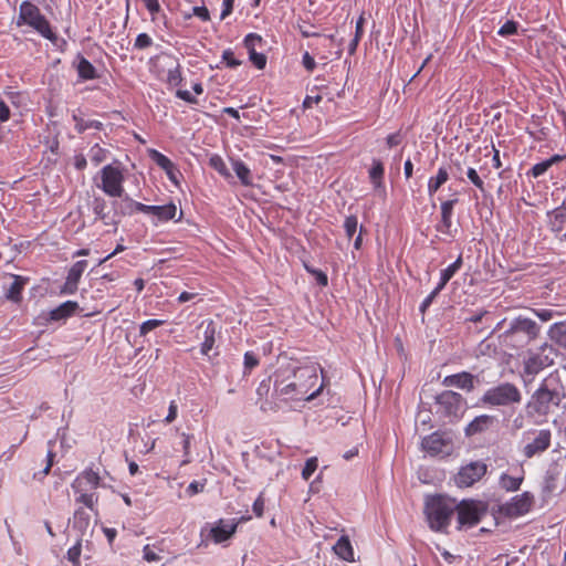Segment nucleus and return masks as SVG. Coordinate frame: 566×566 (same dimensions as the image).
Masks as SVG:
<instances>
[{
	"label": "nucleus",
	"instance_id": "18",
	"mask_svg": "<svg viewBox=\"0 0 566 566\" xmlns=\"http://www.w3.org/2000/svg\"><path fill=\"white\" fill-rule=\"evenodd\" d=\"M199 328H203V342L200 352L203 356H209V353L214 347L218 327L213 319L202 321Z\"/></svg>",
	"mask_w": 566,
	"mask_h": 566
},
{
	"label": "nucleus",
	"instance_id": "7",
	"mask_svg": "<svg viewBox=\"0 0 566 566\" xmlns=\"http://www.w3.org/2000/svg\"><path fill=\"white\" fill-rule=\"evenodd\" d=\"M551 429H530L523 433L521 453L525 459H532L546 452L552 446Z\"/></svg>",
	"mask_w": 566,
	"mask_h": 566
},
{
	"label": "nucleus",
	"instance_id": "30",
	"mask_svg": "<svg viewBox=\"0 0 566 566\" xmlns=\"http://www.w3.org/2000/svg\"><path fill=\"white\" fill-rule=\"evenodd\" d=\"M232 168L243 186H252L251 170L242 160H234Z\"/></svg>",
	"mask_w": 566,
	"mask_h": 566
},
{
	"label": "nucleus",
	"instance_id": "16",
	"mask_svg": "<svg viewBox=\"0 0 566 566\" xmlns=\"http://www.w3.org/2000/svg\"><path fill=\"white\" fill-rule=\"evenodd\" d=\"M101 478L97 472L86 469L72 482L73 491L96 490L99 486Z\"/></svg>",
	"mask_w": 566,
	"mask_h": 566
},
{
	"label": "nucleus",
	"instance_id": "1",
	"mask_svg": "<svg viewBox=\"0 0 566 566\" xmlns=\"http://www.w3.org/2000/svg\"><path fill=\"white\" fill-rule=\"evenodd\" d=\"M318 382L314 366L279 368L275 373L274 395L285 401H311L323 390L324 382L312 390Z\"/></svg>",
	"mask_w": 566,
	"mask_h": 566
},
{
	"label": "nucleus",
	"instance_id": "17",
	"mask_svg": "<svg viewBox=\"0 0 566 566\" xmlns=\"http://www.w3.org/2000/svg\"><path fill=\"white\" fill-rule=\"evenodd\" d=\"M437 402L444 408V412L449 416L457 415L460 411L463 398L460 394L447 390L440 394Z\"/></svg>",
	"mask_w": 566,
	"mask_h": 566
},
{
	"label": "nucleus",
	"instance_id": "49",
	"mask_svg": "<svg viewBox=\"0 0 566 566\" xmlns=\"http://www.w3.org/2000/svg\"><path fill=\"white\" fill-rule=\"evenodd\" d=\"M304 268L305 270L315 276L316 279V282L318 285L321 286H327L328 284V277H327V274L321 270H317V269H314V268H311L310 265L307 264H304Z\"/></svg>",
	"mask_w": 566,
	"mask_h": 566
},
{
	"label": "nucleus",
	"instance_id": "22",
	"mask_svg": "<svg viewBox=\"0 0 566 566\" xmlns=\"http://www.w3.org/2000/svg\"><path fill=\"white\" fill-rule=\"evenodd\" d=\"M77 308V302L66 301L50 312V319L55 322L66 319L74 315Z\"/></svg>",
	"mask_w": 566,
	"mask_h": 566
},
{
	"label": "nucleus",
	"instance_id": "23",
	"mask_svg": "<svg viewBox=\"0 0 566 566\" xmlns=\"http://www.w3.org/2000/svg\"><path fill=\"white\" fill-rule=\"evenodd\" d=\"M449 180V171L446 167H439L437 174L428 180V195L432 197Z\"/></svg>",
	"mask_w": 566,
	"mask_h": 566
},
{
	"label": "nucleus",
	"instance_id": "43",
	"mask_svg": "<svg viewBox=\"0 0 566 566\" xmlns=\"http://www.w3.org/2000/svg\"><path fill=\"white\" fill-rule=\"evenodd\" d=\"M518 23L513 20L506 21L497 31L500 36L506 38L517 33Z\"/></svg>",
	"mask_w": 566,
	"mask_h": 566
},
{
	"label": "nucleus",
	"instance_id": "52",
	"mask_svg": "<svg viewBox=\"0 0 566 566\" xmlns=\"http://www.w3.org/2000/svg\"><path fill=\"white\" fill-rule=\"evenodd\" d=\"M153 45V39L147 33H139L135 40L134 48L144 50Z\"/></svg>",
	"mask_w": 566,
	"mask_h": 566
},
{
	"label": "nucleus",
	"instance_id": "25",
	"mask_svg": "<svg viewBox=\"0 0 566 566\" xmlns=\"http://www.w3.org/2000/svg\"><path fill=\"white\" fill-rule=\"evenodd\" d=\"M335 554L346 562L354 560V551L347 536H340L334 545Z\"/></svg>",
	"mask_w": 566,
	"mask_h": 566
},
{
	"label": "nucleus",
	"instance_id": "3",
	"mask_svg": "<svg viewBox=\"0 0 566 566\" xmlns=\"http://www.w3.org/2000/svg\"><path fill=\"white\" fill-rule=\"evenodd\" d=\"M539 335V326L531 318L517 316L505 331L499 334V344L504 350H521L527 347Z\"/></svg>",
	"mask_w": 566,
	"mask_h": 566
},
{
	"label": "nucleus",
	"instance_id": "57",
	"mask_svg": "<svg viewBox=\"0 0 566 566\" xmlns=\"http://www.w3.org/2000/svg\"><path fill=\"white\" fill-rule=\"evenodd\" d=\"M265 501L261 493L253 502L252 510L258 517H262L264 513Z\"/></svg>",
	"mask_w": 566,
	"mask_h": 566
},
{
	"label": "nucleus",
	"instance_id": "31",
	"mask_svg": "<svg viewBox=\"0 0 566 566\" xmlns=\"http://www.w3.org/2000/svg\"><path fill=\"white\" fill-rule=\"evenodd\" d=\"M548 335L552 340L566 347V321L553 324L548 331Z\"/></svg>",
	"mask_w": 566,
	"mask_h": 566
},
{
	"label": "nucleus",
	"instance_id": "9",
	"mask_svg": "<svg viewBox=\"0 0 566 566\" xmlns=\"http://www.w3.org/2000/svg\"><path fill=\"white\" fill-rule=\"evenodd\" d=\"M535 503L533 493L525 491L500 506L499 512L509 518H516L531 512Z\"/></svg>",
	"mask_w": 566,
	"mask_h": 566
},
{
	"label": "nucleus",
	"instance_id": "15",
	"mask_svg": "<svg viewBox=\"0 0 566 566\" xmlns=\"http://www.w3.org/2000/svg\"><path fill=\"white\" fill-rule=\"evenodd\" d=\"M238 523L232 521L219 520L213 527L210 530L211 539L220 544L228 541L237 532Z\"/></svg>",
	"mask_w": 566,
	"mask_h": 566
},
{
	"label": "nucleus",
	"instance_id": "5",
	"mask_svg": "<svg viewBox=\"0 0 566 566\" xmlns=\"http://www.w3.org/2000/svg\"><path fill=\"white\" fill-rule=\"evenodd\" d=\"M15 24L17 27L27 25L52 42L57 39L50 21L41 13L39 7L29 0L21 2Z\"/></svg>",
	"mask_w": 566,
	"mask_h": 566
},
{
	"label": "nucleus",
	"instance_id": "33",
	"mask_svg": "<svg viewBox=\"0 0 566 566\" xmlns=\"http://www.w3.org/2000/svg\"><path fill=\"white\" fill-rule=\"evenodd\" d=\"M149 156L157 164V166L164 169L169 176L171 175L174 170V164L167 156L156 149H150Z\"/></svg>",
	"mask_w": 566,
	"mask_h": 566
},
{
	"label": "nucleus",
	"instance_id": "14",
	"mask_svg": "<svg viewBox=\"0 0 566 566\" xmlns=\"http://www.w3.org/2000/svg\"><path fill=\"white\" fill-rule=\"evenodd\" d=\"M88 263L86 260L75 262L69 270L64 284L60 290L61 295L75 294L78 289V283L83 273L85 272Z\"/></svg>",
	"mask_w": 566,
	"mask_h": 566
},
{
	"label": "nucleus",
	"instance_id": "20",
	"mask_svg": "<svg viewBox=\"0 0 566 566\" xmlns=\"http://www.w3.org/2000/svg\"><path fill=\"white\" fill-rule=\"evenodd\" d=\"M368 177L375 190L385 188V167L380 159H373Z\"/></svg>",
	"mask_w": 566,
	"mask_h": 566
},
{
	"label": "nucleus",
	"instance_id": "63",
	"mask_svg": "<svg viewBox=\"0 0 566 566\" xmlns=\"http://www.w3.org/2000/svg\"><path fill=\"white\" fill-rule=\"evenodd\" d=\"M402 142V136L400 132L390 134L386 138V144L389 148L398 146Z\"/></svg>",
	"mask_w": 566,
	"mask_h": 566
},
{
	"label": "nucleus",
	"instance_id": "6",
	"mask_svg": "<svg viewBox=\"0 0 566 566\" xmlns=\"http://www.w3.org/2000/svg\"><path fill=\"white\" fill-rule=\"evenodd\" d=\"M481 401L490 407H511L522 402V392L512 382H502L489 388L482 396Z\"/></svg>",
	"mask_w": 566,
	"mask_h": 566
},
{
	"label": "nucleus",
	"instance_id": "45",
	"mask_svg": "<svg viewBox=\"0 0 566 566\" xmlns=\"http://www.w3.org/2000/svg\"><path fill=\"white\" fill-rule=\"evenodd\" d=\"M358 227V219L356 216H348L346 217L344 221V229L346 237L348 239H352L353 235L356 233Z\"/></svg>",
	"mask_w": 566,
	"mask_h": 566
},
{
	"label": "nucleus",
	"instance_id": "48",
	"mask_svg": "<svg viewBox=\"0 0 566 566\" xmlns=\"http://www.w3.org/2000/svg\"><path fill=\"white\" fill-rule=\"evenodd\" d=\"M462 255H459L453 263H451L448 268L441 271V274L444 275L447 279L451 280L454 276V274L462 268Z\"/></svg>",
	"mask_w": 566,
	"mask_h": 566
},
{
	"label": "nucleus",
	"instance_id": "37",
	"mask_svg": "<svg viewBox=\"0 0 566 566\" xmlns=\"http://www.w3.org/2000/svg\"><path fill=\"white\" fill-rule=\"evenodd\" d=\"M296 27L303 38L321 36L319 32L312 30L314 25L311 23L308 19L300 18L297 20Z\"/></svg>",
	"mask_w": 566,
	"mask_h": 566
},
{
	"label": "nucleus",
	"instance_id": "39",
	"mask_svg": "<svg viewBox=\"0 0 566 566\" xmlns=\"http://www.w3.org/2000/svg\"><path fill=\"white\" fill-rule=\"evenodd\" d=\"M263 43V39L261 35L256 33H249L245 35L243 40V44L249 53L256 52V48L261 46Z\"/></svg>",
	"mask_w": 566,
	"mask_h": 566
},
{
	"label": "nucleus",
	"instance_id": "11",
	"mask_svg": "<svg viewBox=\"0 0 566 566\" xmlns=\"http://www.w3.org/2000/svg\"><path fill=\"white\" fill-rule=\"evenodd\" d=\"M488 472V465L482 461L470 462L460 468L454 476V482L459 488H469L480 481Z\"/></svg>",
	"mask_w": 566,
	"mask_h": 566
},
{
	"label": "nucleus",
	"instance_id": "19",
	"mask_svg": "<svg viewBox=\"0 0 566 566\" xmlns=\"http://www.w3.org/2000/svg\"><path fill=\"white\" fill-rule=\"evenodd\" d=\"M474 379L475 377L472 374L468 371H461L454 375L446 376L442 380V385L446 387H457L459 389L472 391L474 389Z\"/></svg>",
	"mask_w": 566,
	"mask_h": 566
},
{
	"label": "nucleus",
	"instance_id": "64",
	"mask_svg": "<svg viewBox=\"0 0 566 566\" xmlns=\"http://www.w3.org/2000/svg\"><path fill=\"white\" fill-rule=\"evenodd\" d=\"M302 63L308 72H313L316 66L314 57L308 52L303 54Z\"/></svg>",
	"mask_w": 566,
	"mask_h": 566
},
{
	"label": "nucleus",
	"instance_id": "60",
	"mask_svg": "<svg viewBox=\"0 0 566 566\" xmlns=\"http://www.w3.org/2000/svg\"><path fill=\"white\" fill-rule=\"evenodd\" d=\"M145 8L148 10V12L155 17L159 11L161 10L160 3L158 0H142Z\"/></svg>",
	"mask_w": 566,
	"mask_h": 566
},
{
	"label": "nucleus",
	"instance_id": "28",
	"mask_svg": "<svg viewBox=\"0 0 566 566\" xmlns=\"http://www.w3.org/2000/svg\"><path fill=\"white\" fill-rule=\"evenodd\" d=\"M72 118L75 123L74 128L78 134H83L85 130L94 128L96 130H101L103 128V123L95 119H84L78 114H73Z\"/></svg>",
	"mask_w": 566,
	"mask_h": 566
},
{
	"label": "nucleus",
	"instance_id": "46",
	"mask_svg": "<svg viewBox=\"0 0 566 566\" xmlns=\"http://www.w3.org/2000/svg\"><path fill=\"white\" fill-rule=\"evenodd\" d=\"M260 364L258 356L253 352H247L244 354V375L250 374L253 368Z\"/></svg>",
	"mask_w": 566,
	"mask_h": 566
},
{
	"label": "nucleus",
	"instance_id": "50",
	"mask_svg": "<svg viewBox=\"0 0 566 566\" xmlns=\"http://www.w3.org/2000/svg\"><path fill=\"white\" fill-rule=\"evenodd\" d=\"M468 179L481 191H485V185L483 179L479 176L478 171L474 168H469L467 170Z\"/></svg>",
	"mask_w": 566,
	"mask_h": 566
},
{
	"label": "nucleus",
	"instance_id": "34",
	"mask_svg": "<svg viewBox=\"0 0 566 566\" xmlns=\"http://www.w3.org/2000/svg\"><path fill=\"white\" fill-rule=\"evenodd\" d=\"M74 493L78 494L75 497L76 503L85 505L91 511L95 510V506L98 501V496L96 493H88V491H74Z\"/></svg>",
	"mask_w": 566,
	"mask_h": 566
},
{
	"label": "nucleus",
	"instance_id": "62",
	"mask_svg": "<svg viewBox=\"0 0 566 566\" xmlns=\"http://www.w3.org/2000/svg\"><path fill=\"white\" fill-rule=\"evenodd\" d=\"M234 1L235 0H223L222 1V11L220 14L221 20H224L227 17H229L232 13L233 7H234Z\"/></svg>",
	"mask_w": 566,
	"mask_h": 566
},
{
	"label": "nucleus",
	"instance_id": "38",
	"mask_svg": "<svg viewBox=\"0 0 566 566\" xmlns=\"http://www.w3.org/2000/svg\"><path fill=\"white\" fill-rule=\"evenodd\" d=\"M209 166L218 171L221 176L228 178L230 172L227 168L224 160L219 155H213L209 159Z\"/></svg>",
	"mask_w": 566,
	"mask_h": 566
},
{
	"label": "nucleus",
	"instance_id": "21",
	"mask_svg": "<svg viewBox=\"0 0 566 566\" xmlns=\"http://www.w3.org/2000/svg\"><path fill=\"white\" fill-rule=\"evenodd\" d=\"M549 224L553 232L560 233L566 230V198L560 207H557L549 213Z\"/></svg>",
	"mask_w": 566,
	"mask_h": 566
},
{
	"label": "nucleus",
	"instance_id": "53",
	"mask_svg": "<svg viewBox=\"0 0 566 566\" xmlns=\"http://www.w3.org/2000/svg\"><path fill=\"white\" fill-rule=\"evenodd\" d=\"M156 548V545H145L144 548H143V557L146 562L148 563H153V562H158L160 559V556L158 555V553L155 551Z\"/></svg>",
	"mask_w": 566,
	"mask_h": 566
},
{
	"label": "nucleus",
	"instance_id": "55",
	"mask_svg": "<svg viewBox=\"0 0 566 566\" xmlns=\"http://www.w3.org/2000/svg\"><path fill=\"white\" fill-rule=\"evenodd\" d=\"M181 438H182L184 455L186 457V459L182 461L181 464L185 465L190 462L189 455H190V444H191L192 436L189 433L182 432Z\"/></svg>",
	"mask_w": 566,
	"mask_h": 566
},
{
	"label": "nucleus",
	"instance_id": "26",
	"mask_svg": "<svg viewBox=\"0 0 566 566\" xmlns=\"http://www.w3.org/2000/svg\"><path fill=\"white\" fill-rule=\"evenodd\" d=\"M493 418L488 415H482L474 418L467 427L465 432L468 436H473L479 432H482L489 428L492 423Z\"/></svg>",
	"mask_w": 566,
	"mask_h": 566
},
{
	"label": "nucleus",
	"instance_id": "44",
	"mask_svg": "<svg viewBox=\"0 0 566 566\" xmlns=\"http://www.w3.org/2000/svg\"><path fill=\"white\" fill-rule=\"evenodd\" d=\"M164 324H165V321H163V319H148V321H145L139 326V335L140 336H146L149 332H151L153 329H155L157 327L163 326Z\"/></svg>",
	"mask_w": 566,
	"mask_h": 566
},
{
	"label": "nucleus",
	"instance_id": "2",
	"mask_svg": "<svg viewBox=\"0 0 566 566\" xmlns=\"http://www.w3.org/2000/svg\"><path fill=\"white\" fill-rule=\"evenodd\" d=\"M566 398V388L559 370L548 374L532 394L526 409L531 416L545 417Z\"/></svg>",
	"mask_w": 566,
	"mask_h": 566
},
{
	"label": "nucleus",
	"instance_id": "41",
	"mask_svg": "<svg viewBox=\"0 0 566 566\" xmlns=\"http://www.w3.org/2000/svg\"><path fill=\"white\" fill-rule=\"evenodd\" d=\"M436 230L448 237H453L452 233V218L441 217L440 221L436 224Z\"/></svg>",
	"mask_w": 566,
	"mask_h": 566
},
{
	"label": "nucleus",
	"instance_id": "42",
	"mask_svg": "<svg viewBox=\"0 0 566 566\" xmlns=\"http://www.w3.org/2000/svg\"><path fill=\"white\" fill-rule=\"evenodd\" d=\"M182 82V75L180 65L177 64L174 69H170L167 74V83L170 86H179Z\"/></svg>",
	"mask_w": 566,
	"mask_h": 566
},
{
	"label": "nucleus",
	"instance_id": "13",
	"mask_svg": "<svg viewBox=\"0 0 566 566\" xmlns=\"http://www.w3.org/2000/svg\"><path fill=\"white\" fill-rule=\"evenodd\" d=\"M547 347L541 348V352L531 354L525 360L523 371L526 376H536L543 369L553 365L554 359L545 354Z\"/></svg>",
	"mask_w": 566,
	"mask_h": 566
},
{
	"label": "nucleus",
	"instance_id": "61",
	"mask_svg": "<svg viewBox=\"0 0 566 566\" xmlns=\"http://www.w3.org/2000/svg\"><path fill=\"white\" fill-rule=\"evenodd\" d=\"M80 555H81V546L80 545L72 546L67 551V558L74 565H78Z\"/></svg>",
	"mask_w": 566,
	"mask_h": 566
},
{
	"label": "nucleus",
	"instance_id": "4",
	"mask_svg": "<svg viewBox=\"0 0 566 566\" xmlns=\"http://www.w3.org/2000/svg\"><path fill=\"white\" fill-rule=\"evenodd\" d=\"M455 511V501L436 495L427 500L424 513L432 531L442 532L451 522Z\"/></svg>",
	"mask_w": 566,
	"mask_h": 566
},
{
	"label": "nucleus",
	"instance_id": "24",
	"mask_svg": "<svg viewBox=\"0 0 566 566\" xmlns=\"http://www.w3.org/2000/svg\"><path fill=\"white\" fill-rule=\"evenodd\" d=\"M564 156L562 155H553L551 158L535 164L528 171L527 176H532L533 178H538L543 176L553 165L560 163L564 160Z\"/></svg>",
	"mask_w": 566,
	"mask_h": 566
},
{
	"label": "nucleus",
	"instance_id": "54",
	"mask_svg": "<svg viewBox=\"0 0 566 566\" xmlns=\"http://www.w3.org/2000/svg\"><path fill=\"white\" fill-rule=\"evenodd\" d=\"M457 203H458L457 198L442 201L440 205L441 217H451L452 218L453 209Z\"/></svg>",
	"mask_w": 566,
	"mask_h": 566
},
{
	"label": "nucleus",
	"instance_id": "10",
	"mask_svg": "<svg viewBox=\"0 0 566 566\" xmlns=\"http://www.w3.org/2000/svg\"><path fill=\"white\" fill-rule=\"evenodd\" d=\"M101 189L109 197H120L124 192V175L119 167L106 165L101 170Z\"/></svg>",
	"mask_w": 566,
	"mask_h": 566
},
{
	"label": "nucleus",
	"instance_id": "56",
	"mask_svg": "<svg viewBox=\"0 0 566 566\" xmlns=\"http://www.w3.org/2000/svg\"><path fill=\"white\" fill-rule=\"evenodd\" d=\"M249 59L259 70H263L266 65V56L263 53L251 52L249 53Z\"/></svg>",
	"mask_w": 566,
	"mask_h": 566
},
{
	"label": "nucleus",
	"instance_id": "40",
	"mask_svg": "<svg viewBox=\"0 0 566 566\" xmlns=\"http://www.w3.org/2000/svg\"><path fill=\"white\" fill-rule=\"evenodd\" d=\"M221 63L229 69H235L242 64V61L234 56V52L231 49H227L222 52Z\"/></svg>",
	"mask_w": 566,
	"mask_h": 566
},
{
	"label": "nucleus",
	"instance_id": "59",
	"mask_svg": "<svg viewBox=\"0 0 566 566\" xmlns=\"http://www.w3.org/2000/svg\"><path fill=\"white\" fill-rule=\"evenodd\" d=\"M270 388H271V379L268 378V379H263L258 388H256V395L259 396V398H264L269 395L270 392Z\"/></svg>",
	"mask_w": 566,
	"mask_h": 566
},
{
	"label": "nucleus",
	"instance_id": "51",
	"mask_svg": "<svg viewBox=\"0 0 566 566\" xmlns=\"http://www.w3.org/2000/svg\"><path fill=\"white\" fill-rule=\"evenodd\" d=\"M317 469V459L310 458L306 460L305 465L302 470V478L307 481Z\"/></svg>",
	"mask_w": 566,
	"mask_h": 566
},
{
	"label": "nucleus",
	"instance_id": "58",
	"mask_svg": "<svg viewBox=\"0 0 566 566\" xmlns=\"http://www.w3.org/2000/svg\"><path fill=\"white\" fill-rule=\"evenodd\" d=\"M178 415V406L175 400H171L168 408V415L164 419L166 424L174 422Z\"/></svg>",
	"mask_w": 566,
	"mask_h": 566
},
{
	"label": "nucleus",
	"instance_id": "8",
	"mask_svg": "<svg viewBox=\"0 0 566 566\" xmlns=\"http://www.w3.org/2000/svg\"><path fill=\"white\" fill-rule=\"evenodd\" d=\"M485 512V505L479 501L463 500L458 504L455 503L454 513H457L458 528L478 525Z\"/></svg>",
	"mask_w": 566,
	"mask_h": 566
},
{
	"label": "nucleus",
	"instance_id": "35",
	"mask_svg": "<svg viewBox=\"0 0 566 566\" xmlns=\"http://www.w3.org/2000/svg\"><path fill=\"white\" fill-rule=\"evenodd\" d=\"M107 156L108 150L99 146V144L93 145L88 151L90 160L94 166H98L99 164L105 161Z\"/></svg>",
	"mask_w": 566,
	"mask_h": 566
},
{
	"label": "nucleus",
	"instance_id": "36",
	"mask_svg": "<svg viewBox=\"0 0 566 566\" xmlns=\"http://www.w3.org/2000/svg\"><path fill=\"white\" fill-rule=\"evenodd\" d=\"M24 282L20 276H14V281L11 283L7 297L11 301L19 302L21 300V293L23 290Z\"/></svg>",
	"mask_w": 566,
	"mask_h": 566
},
{
	"label": "nucleus",
	"instance_id": "29",
	"mask_svg": "<svg viewBox=\"0 0 566 566\" xmlns=\"http://www.w3.org/2000/svg\"><path fill=\"white\" fill-rule=\"evenodd\" d=\"M177 213V207L170 202L164 206H154L153 216L157 217L159 221L167 222L174 220Z\"/></svg>",
	"mask_w": 566,
	"mask_h": 566
},
{
	"label": "nucleus",
	"instance_id": "12",
	"mask_svg": "<svg viewBox=\"0 0 566 566\" xmlns=\"http://www.w3.org/2000/svg\"><path fill=\"white\" fill-rule=\"evenodd\" d=\"M451 444V440L440 432H433L421 441L422 449L430 455L449 454Z\"/></svg>",
	"mask_w": 566,
	"mask_h": 566
},
{
	"label": "nucleus",
	"instance_id": "47",
	"mask_svg": "<svg viewBox=\"0 0 566 566\" xmlns=\"http://www.w3.org/2000/svg\"><path fill=\"white\" fill-rule=\"evenodd\" d=\"M192 15L197 17L203 22L210 21V12L206 6L193 7L192 13L185 14V19H190Z\"/></svg>",
	"mask_w": 566,
	"mask_h": 566
},
{
	"label": "nucleus",
	"instance_id": "27",
	"mask_svg": "<svg viewBox=\"0 0 566 566\" xmlns=\"http://www.w3.org/2000/svg\"><path fill=\"white\" fill-rule=\"evenodd\" d=\"M523 480H524L523 471L520 476H512L507 473H502L499 479V484H500L501 489L505 490L506 492H515V491L520 490Z\"/></svg>",
	"mask_w": 566,
	"mask_h": 566
},
{
	"label": "nucleus",
	"instance_id": "32",
	"mask_svg": "<svg viewBox=\"0 0 566 566\" xmlns=\"http://www.w3.org/2000/svg\"><path fill=\"white\" fill-rule=\"evenodd\" d=\"M77 74H78L80 78H82L84 81L94 80L97 77L96 69L85 57H81L78 61Z\"/></svg>",
	"mask_w": 566,
	"mask_h": 566
}]
</instances>
